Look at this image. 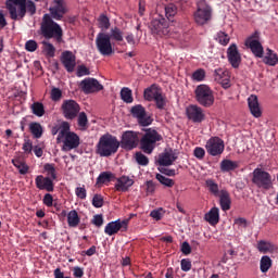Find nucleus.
Instances as JSON below:
<instances>
[{
  "instance_id": "obj_1",
  "label": "nucleus",
  "mask_w": 278,
  "mask_h": 278,
  "mask_svg": "<svg viewBox=\"0 0 278 278\" xmlns=\"http://www.w3.org/2000/svg\"><path fill=\"white\" fill-rule=\"evenodd\" d=\"M50 14H45L41 23V34L47 40H54L60 45L62 43V38H64V30L62 26L55 21H62L64 15L68 12L66 8V1L64 0H52L49 8Z\"/></svg>"
},
{
  "instance_id": "obj_2",
  "label": "nucleus",
  "mask_w": 278,
  "mask_h": 278,
  "mask_svg": "<svg viewBox=\"0 0 278 278\" xmlns=\"http://www.w3.org/2000/svg\"><path fill=\"white\" fill-rule=\"evenodd\" d=\"M5 8L11 21H23L27 12L30 16L36 14V3L31 0H7Z\"/></svg>"
},
{
  "instance_id": "obj_3",
  "label": "nucleus",
  "mask_w": 278,
  "mask_h": 278,
  "mask_svg": "<svg viewBox=\"0 0 278 278\" xmlns=\"http://www.w3.org/2000/svg\"><path fill=\"white\" fill-rule=\"evenodd\" d=\"M119 148L121 141H118L116 136L104 134L100 137L96 146V153L100 157H111V155L118 153Z\"/></svg>"
},
{
  "instance_id": "obj_4",
  "label": "nucleus",
  "mask_w": 278,
  "mask_h": 278,
  "mask_svg": "<svg viewBox=\"0 0 278 278\" xmlns=\"http://www.w3.org/2000/svg\"><path fill=\"white\" fill-rule=\"evenodd\" d=\"M163 137L157 132V130L153 128L146 129V132L140 139V149L143 153L151 155L155 147H157V142H162Z\"/></svg>"
},
{
  "instance_id": "obj_5",
  "label": "nucleus",
  "mask_w": 278,
  "mask_h": 278,
  "mask_svg": "<svg viewBox=\"0 0 278 278\" xmlns=\"http://www.w3.org/2000/svg\"><path fill=\"white\" fill-rule=\"evenodd\" d=\"M195 100L202 108H212L214 105V91L207 85H199L195 88Z\"/></svg>"
},
{
  "instance_id": "obj_6",
  "label": "nucleus",
  "mask_w": 278,
  "mask_h": 278,
  "mask_svg": "<svg viewBox=\"0 0 278 278\" xmlns=\"http://www.w3.org/2000/svg\"><path fill=\"white\" fill-rule=\"evenodd\" d=\"M150 29L153 36H159V38H164L170 34V23L168 20L162 15H156L150 24Z\"/></svg>"
},
{
  "instance_id": "obj_7",
  "label": "nucleus",
  "mask_w": 278,
  "mask_h": 278,
  "mask_svg": "<svg viewBox=\"0 0 278 278\" xmlns=\"http://www.w3.org/2000/svg\"><path fill=\"white\" fill-rule=\"evenodd\" d=\"M252 184L263 190H270L273 188V176L270 173L257 167L252 173Z\"/></svg>"
},
{
  "instance_id": "obj_8",
  "label": "nucleus",
  "mask_w": 278,
  "mask_h": 278,
  "mask_svg": "<svg viewBox=\"0 0 278 278\" xmlns=\"http://www.w3.org/2000/svg\"><path fill=\"white\" fill-rule=\"evenodd\" d=\"M193 21L197 25H200V27L207 25L208 22L212 21V7L204 1L200 2L197 11L193 13Z\"/></svg>"
},
{
  "instance_id": "obj_9",
  "label": "nucleus",
  "mask_w": 278,
  "mask_h": 278,
  "mask_svg": "<svg viewBox=\"0 0 278 278\" xmlns=\"http://www.w3.org/2000/svg\"><path fill=\"white\" fill-rule=\"evenodd\" d=\"M245 47L250 49L254 58H264V46H262L260 31H254L245 40Z\"/></svg>"
},
{
  "instance_id": "obj_10",
  "label": "nucleus",
  "mask_w": 278,
  "mask_h": 278,
  "mask_svg": "<svg viewBox=\"0 0 278 278\" xmlns=\"http://www.w3.org/2000/svg\"><path fill=\"white\" fill-rule=\"evenodd\" d=\"M96 46L101 55L108 56L114 53V48H112V40L110 35L105 33H99L96 38Z\"/></svg>"
},
{
  "instance_id": "obj_11",
  "label": "nucleus",
  "mask_w": 278,
  "mask_h": 278,
  "mask_svg": "<svg viewBox=\"0 0 278 278\" xmlns=\"http://www.w3.org/2000/svg\"><path fill=\"white\" fill-rule=\"evenodd\" d=\"M61 111L66 121H75L81 111V106L75 100H64L61 105Z\"/></svg>"
},
{
  "instance_id": "obj_12",
  "label": "nucleus",
  "mask_w": 278,
  "mask_h": 278,
  "mask_svg": "<svg viewBox=\"0 0 278 278\" xmlns=\"http://www.w3.org/2000/svg\"><path fill=\"white\" fill-rule=\"evenodd\" d=\"M130 114L132 118H137V123L141 127H149L153 123V118L151 116L147 115V109L142 106V104H136L131 106Z\"/></svg>"
},
{
  "instance_id": "obj_13",
  "label": "nucleus",
  "mask_w": 278,
  "mask_h": 278,
  "mask_svg": "<svg viewBox=\"0 0 278 278\" xmlns=\"http://www.w3.org/2000/svg\"><path fill=\"white\" fill-rule=\"evenodd\" d=\"M205 149L208 155L216 157V155H222L225 151V141L219 137H212L206 141Z\"/></svg>"
},
{
  "instance_id": "obj_14",
  "label": "nucleus",
  "mask_w": 278,
  "mask_h": 278,
  "mask_svg": "<svg viewBox=\"0 0 278 278\" xmlns=\"http://www.w3.org/2000/svg\"><path fill=\"white\" fill-rule=\"evenodd\" d=\"M129 227V219H117L114 222H110L105 228L104 233L106 236H116L118 231H127Z\"/></svg>"
},
{
  "instance_id": "obj_15",
  "label": "nucleus",
  "mask_w": 278,
  "mask_h": 278,
  "mask_svg": "<svg viewBox=\"0 0 278 278\" xmlns=\"http://www.w3.org/2000/svg\"><path fill=\"white\" fill-rule=\"evenodd\" d=\"M80 88L85 94H92L94 92H101V90H103V85L96 78H85L80 81Z\"/></svg>"
},
{
  "instance_id": "obj_16",
  "label": "nucleus",
  "mask_w": 278,
  "mask_h": 278,
  "mask_svg": "<svg viewBox=\"0 0 278 278\" xmlns=\"http://www.w3.org/2000/svg\"><path fill=\"white\" fill-rule=\"evenodd\" d=\"M121 147L126 151L136 149L138 147V134L131 130L125 131L122 136Z\"/></svg>"
},
{
  "instance_id": "obj_17",
  "label": "nucleus",
  "mask_w": 278,
  "mask_h": 278,
  "mask_svg": "<svg viewBox=\"0 0 278 278\" xmlns=\"http://www.w3.org/2000/svg\"><path fill=\"white\" fill-rule=\"evenodd\" d=\"M187 118L192 123H203L205 121V113L203 109L198 105H189L186 110Z\"/></svg>"
},
{
  "instance_id": "obj_18",
  "label": "nucleus",
  "mask_w": 278,
  "mask_h": 278,
  "mask_svg": "<svg viewBox=\"0 0 278 278\" xmlns=\"http://www.w3.org/2000/svg\"><path fill=\"white\" fill-rule=\"evenodd\" d=\"M227 59L232 68H239L242 63V56L238 50V46L231 43L227 50Z\"/></svg>"
},
{
  "instance_id": "obj_19",
  "label": "nucleus",
  "mask_w": 278,
  "mask_h": 278,
  "mask_svg": "<svg viewBox=\"0 0 278 278\" xmlns=\"http://www.w3.org/2000/svg\"><path fill=\"white\" fill-rule=\"evenodd\" d=\"M61 142H63V151H73V149H77V147H79L80 139L77 134L68 132L61 139Z\"/></svg>"
},
{
  "instance_id": "obj_20",
  "label": "nucleus",
  "mask_w": 278,
  "mask_h": 278,
  "mask_svg": "<svg viewBox=\"0 0 278 278\" xmlns=\"http://www.w3.org/2000/svg\"><path fill=\"white\" fill-rule=\"evenodd\" d=\"M214 79L217 81V84H220V86L227 90L228 88H231V76H229V73L223 68H218L214 71Z\"/></svg>"
},
{
  "instance_id": "obj_21",
  "label": "nucleus",
  "mask_w": 278,
  "mask_h": 278,
  "mask_svg": "<svg viewBox=\"0 0 278 278\" xmlns=\"http://www.w3.org/2000/svg\"><path fill=\"white\" fill-rule=\"evenodd\" d=\"M35 184L38 190H46V192H53V190H55V184L53 182V180H51L50 177L38 175L35 178Z\"/></svg>"
},
{
  "instance_id": "obj_22",
  "label": "nucleus",
  "mask_w": 278,
  "mask_h": 278,
  "mask_svg": "<svg viewBox=\"0 0 278 278\" xmlns=\"http://www.w3.org/2000/svg\"><path fill=\"white\" fill-rule=\"evenodd\" d=\"M61 62L67 73H73L75 66H77L75 54L71 51H64L61 56Z\"/></svg>"
},
{
  "instance_id": "obj_23",
  "label": "nucleus",
  "mask_w": 278,
  "mask_h": 278,
  "mask_svg": "<svg viewBox=\"0 0 278 278\" xmlns=\"http://www.w3.org/2000/svg\"><path fill=\"white\" fill-rule=\"evenodd\" d=\"M177 157L178 156L177 153H175V151H165L159 155L157 164L159 166H173Z\"/></svg>"
},
{
  "instance_id": "obj_24",
  "label": "nucleus",
  "mask_w": 278,
  "mask_h": 278,
  "mask_svg": "<svg viewBox=\"0 0 278 278\" xmlns=\"http://www.w3.org/2000/svg\"><path fill=\"white\" fill-rule=\"evenodd\" d=\"M134 184V179L129 178V176H122L116 179L115 190L117 192H127Z\"/></svg>"
},
{
  "instance_id": "obj_25",
  "label": "nucleus",
  "mask_w": 278,
  "mask_h": 278,
  "mask_svg": "<svg viewBox=\"0 0 278 278\" xmlns=\"http://www.w3.org/2000/svg\"><path fill=\"white\" fill-rule=\"evenodd\" d=\"M248 105L254 118H260L262 116V109L260 108V101L257 100V96L251 94L248 98Z\"/></svg>"
},
{
  "instance_id": "obj_26",
  "label": "nucleus",
  "mask_w": 278,
  "mask_h": 278,
  "mask_svg": "<svg viewBox=\"0 0 278 278\" xmlns=\"http://www.w3.org/2000/svg\"><path fill=\"white\" fill-rule=\"evenodd\" d=\"M217 197L223 212H229V210H231V195L229 194V191L222 189L220 194Z\"/></svg>"
},
{
  "instance_id": "obj_27",
  "label": "nucleus",
  "mask_w": 278,
  "mask_h": 278,
  "mask_svg": "<svg viewBox=\"0 0 278 278\" xmlns=\"http://www.w3.org/2000/svg\"><path fill=\"white\" fill-rule=\"evenodd\" d=\"M206 223L211 224L212 227L216 226L217 223H220V210L218 207H212L210 212L204 215Z\"/></svg>"
},
{
  "instance_id": "obj_28",
  "label": "nucleus",
  "mask_w": 278,
  "mask_h": 278,
  "mask_svg": "<svg viewBox=\"0 0 278 278\" xmlns=\"http://www.w3.org/2000/svg\"><path fill=\"white\" fill-rule=\"evenodd\" d=\"M162 93V90L157 87V85L153 84L143 91V98L146 101H154L155 98Z\"/></svg>"
},
{
  "instance_id": "obj_29",
  "label": "nucleus",
  "mask_w": 278,
  "mask_h": 278,
  "mask_svg": "<svg viewBox=\"0 0 278 278\" xmlns=\"http://www.w3.org/2000/svg\"><path fill=\"white\" fill-rule=\"evenodd\" d=\"M41 45V53H43L46 58H55V46H53V43L43 40Z\"/></svg>"
},
{
  "instance_id": "obj_30",
  "label": "nucleus",
  "mask_w": 278,
  "mask_h": 278,
  "mask_svg": "<svg viewBox=\"0 0 278 278\" xmlns=\"http://www.w3.org/2000/svg\"><path fill=\"white\" fill-rule=\"evenodd\" d=\"M264 64H267V66H277L278 63V56L277 53H275L269 48L266 49V55L263 59Z\"/></svg>"
},
{
  "instance_id": "obj_31",
  "label": "nucleus",
  "mask_w": 278,
  "mask_h": 278,
  "mask_svg": "<svg viewBox=\"0 0 278 278\" xmlns=\"http://www.w3.org/2000/svg\"><path fill=\"white\" fill-rule=\"evenodd\" d=\"M239 164L236 161H231V160H223L220 162V170L222 173H229L231 170H236V168H238Z\"/></svg>"
},
{
  "instance_id": "obj_32",
  "label": "nucleus",
  "mask_w": 278,
  "mask_h": 278,
  "mask_svg": "<svg viewBox=\"0 0 278 278\" xmlns=\"http://www.w3.org/2000/svg\"><path fill=\"white\" fill-rule=\"evenodd\" d=\"M29 131L34 138L38 139V138H42V134L45 130L42 129V125L40 123L31 122L29 124Z\"/></svg>"
},
{
  "instance_id": "obj_33",
  "label": "nucleus",
  "mask_w": 278,
  "mask_h": 278,
  "mask_svg": "<svg viewBox=\"0 0 278 278\" xmlns=\"http://www.w3.org/2000/svg\"><path fill=\"white\" fill-rule=\"evenodd\" d=\"M79 223H81V218H79V214L77 211L73 210L67 214V224L68 227L75 228L79 226Z\"/></svg>"
},
{
  "instance_id": "obj_34",
  "label": "nucleus",
  "mask_w": 278,
  "mask_h": 278,
  "mask_svg": "<svg viewBox=\"0 0 278 278\" xmlns=\"http://www.w3.org/2000/svg\"><path fill=\"white\" fill-rule=\"evenodd\" d=\"M13 166L18 169L20 175H27L29 173V165L25 163V161H21V159L12 160Z\"/></svg>"
},
{
  "instance_id": "obj_35",
  "label": "nucleus",
  "mask_w": 278,
  "mask_h": 278,
  "mask_svg": "<svg viewBox=\"0 0 278 278\" xmlns=\"http://www.w3.org/2000/svg\"><path fill=\"white\" fill-rule=\"evenodd\" d=\"M68 134H73V131H71V124H68V122H63L60 126V130H59V135H58V142H62V139L65 136H68Z\"/></svg>"
},
{
  "instance_id": "obj_36",
  "label": "nucleus",
  "mask_w": 278,
  "mask_h": 278,
  "mask_svg": "<svg viewBox=\"0 0 278 278\" xmlns=\"http://www.w3.org/2000/svg\"><path fill=\"white\" fill-rule=\"evenodd\" d=\"M119 94L124 103H134V93L129 87H123Z\"/></svg>"
},
{
  "instance_id": "obj_37",
  "label": "nucleus",
  "mask_w": 278,
  "mask_h": 278,
  "mask_svg": "<svg viewBox=\"0 0 278 278\" xmlns=\"http://www.w3.org/2000/svg\"><path fill=\"white\" fill-rule=\"evenodd\" d=\"M43 170L47 173L46 177H49L51 181L58 179V172L55 170V164L47 163L43 165Z\"/></svg>"
},
{
  "instance_id": "obj_38",
  "label": "nucleus",
  "mask_w": 278,
  "mask_h": 278,
  "mask_svg": "<svg viewBox=\"0 0 278 278\" xmlns=\"http://www.w3.org/2000/svg\"><path fill=\"white\" fill-rule=\"evenodd\" d=\"M205 186H206L208 192H211L213 194V197H218L220 194V189L218 188V184H216V181H214V179H207L205 181Z\"/></svg>"
},
{
  "instance_id": "obj_39",
  "label": "nucleus",
  "mask_w": 278,
  "mask_h": 278,
  "mask_svg": "<svg viewBox=\"0 0 278 278\" xmlns=\"http://www.w3.org/2000/svg\"><path fill=\"white\" fill-rule=\"evenodd\" d=\"M271 266H273V260H270V256L268 255L262 256L261 263H260L261 273H268Z\"/></svg>"
},
{
  "instance_id": "obj_40",
  "label": "nucleus",
  "mask_w": 278,
  "mask_h": 278,
  "mask_svg": "<svg viewBox=\"0 0 278 278\" xmlns=\"http://www.w3.org/2000/svg\"><path fill=\"white\" fill-rule=\"evenodd\" d=\"M30 110L35 116L41 118V116L45 114V104H42V102H34Z\"/></svg>"
},
{
  "instance_id": "obj_41",
  "label": "nucleus",
  "mask_w": 278,
  "mask_h": 278,
  "mask_svg": "<svg viewBox=\"0 0 278 278\" xmlns=\"http://www.w3.org/2000/svg\"><path fill=\"white\" fill-rule=\"evenodd\" d=\"M109 37L110 40H115V42H123V30L118 27L111 28Z\"/></svg>"
},
{
  "instance_id": "obj_42",
  "label": "nucleus",
  "mask_w": 278,
  "mask_h": 278,
  "mask_svg": "<svg viewBox=\"0 0 278 278\" xmlns=\"http://www.w3.org/2000/svg\"><path fill=\"white\" fill-rule=\"evenodd\" d=\"M78 127L83 130L86 131L88 129V115H86V112H80L78 113Z\"/></svg>"
},
{
  "instance_id": "obj_43",
  "label": "nucleus",
  "mask_w": 278,
  "mask_h": 278,
  "mask_svg": "<svg viewBox=\"0 0 278 278\" xmlns=\"http://www.w3.org/2000/svg\"><path fill=\"white\" fill-rule=\"evenodd\" d=\"M112 179H114V174L111 172H102L97 178V184H110Z\"/></svg>"
},
{
  "instance_id": "obj_44",
  "label": "nucleus",
  "mask_w": 278,
  "mask_h": 278,
  "mask_svg": "<svg viewBox=\"0 0 278 278\" xmlns=\"http://www.w3.org/2000/svg\"><path fill=\"white\" fill-rule=\"evenodd\" d=\"M256 248L260 253H270V251H273V244L264 240L258 241Z\"/></svg>"
},
{
  "instance_id": "obj_45",
  "label": "nucleus",
  "mask_w": 278,
  "mask_h": 278,
  "mask_svg": "<svg viewBox=\"0 0 278 278\" xmlns=\"http://www.w3.org/2000/svg\"><path fill=\"white\" fill-rule=\"evenodd\" d=\"M155 178L160 184H162V186H166V188H173V186H175V180L166 178V176L162 174H156Z\"/></svg>"
},
{
  "instance_id": "obj_46",
  "label": "nucleus",
  "mask_w": 278,
  "mask_h": 278,
  "mask_svg": "<svg viewBox=\"0 0 278 278\" xmlns=\"http://www.w3.org/2000/svg\"><path fill=\"white\" fill-rule=\"evenodd\" d=\"M177 14V5L170 3L165 7V15L170 21Z\"/></svg>"
},
{
  "instance_id": "obj_47",
  "label": "nucleus",
  "mask_w": 278,
  "mask_h": 278,
  "mask_svg": "<svg viewBox=\"0 0 278 278\" xmlns=\"http://www.w3.org/2000/svg\"><path fill=\"white\" fill-rule=\"evenodd\" d=\"M154 102L157 110H164V108H166V97H164L162 92L154 98Z\"/></svg>"
},
{
  "instance_id": "obj_48",
  "label": "nucleus",
  "mask_w": 278,
  "mask_h": 278,
  "mask_svg": "<svg viewBox=\"0 0 278 278\" xmlns=\"http://www.w3.org/2000/svg\"><path fill=\"white\" fill-rule=\"evenodd\" d=\"M191 79L193 81H203L205 79V70L203 68H198L192 73Z\"/></svg>"
},
{
  "instance_id": "obj_49",
  "label": "nucleus",
  "mask_w": 278,
  "mask_h": 278,
  "mask_svg": "<svg viewBox=\"0 0 278 278\" xmlns=\"http://www.w3.org/2000/svg\"><path fill=\"white\" fill-rule=\"evenodd\" d=\"M22 150L27 155H29L31 153V151H34V142L31 141V139H29V138H25L24 139V143H23Z\"/></svg>"
},
{
  "instance_id": "obj_50",
  "label": "nucleus",
  "mask_w": 278,
  "mask_h": 278,
  "mask_svg": "<svg viewBox=\"0 0 278 278\" xmlns=\"http://www.w3.org/2000/svg\"><path fill=\"white\" fill-rule=\"evenodd\" d=\"M98 22L101 29H110V18L105 14L100 15Z\"/></svg>"
},
{
  "instance_id": "obj_51",
  "label": "nucleus",
  "mask_w": 278,
  "mask_h": 278,
  "mask_svg": "<svg viewBox=\"0 0 278 278\" xmlns=\"http://www.w3.org/2000/svg\"><path fill=\"white\" fill-rule=\"evenodd\" d=\"M136 162L139 164V166H148L149 157H147V155L142 154V152H137L136 153Z\"/></svg>"
},
{
  "instance_id": "obj_52",
  "label": "nucleus",
  "mask_w": 278,
  "mask_h": 278,
  "mask_svg": "<svg viewBox=\"0 0 278 278\" xmlns=\"http://www.w3.org/2000/svg\"><path fill=\"white\" fill-rule=\"evenodd\" d=\"M217 40L219 42V45H223L224 47L229 45V35L223 33V31H219L217 34Z\"/></svg>"
},
{
  "instance_id": "obj_53",
  "label": "nucleus",
  "mask_w": 278,
  "mask_h": 278,
  "mask_svg": "<svg viewBox=\"0 0 278 278\" xmlns=\"http://www.w3.org/2000/svg\"><path fill=\"white\" fill-rule=\"evenodd\" d=\"M42 203L47 207H53V205L54 207L56 206V204H53V195L51 193H46L43 195Z\"/></svg>"
},
{
  "instance_id": "obj_54",
  "label": "nucleus",
  "mask_w": 278,
  "mask_h": 278,
  "mask_svg": "<svg viewBox=\"0 0 278 278\" xmlns=\"http://www.w3.org/2000/svg\"><path fill=\"white\" fill-rule=\"evenodd\" d=\"M180 268L184 273H188L192 269V262L189 258H182L180 262Z\"/></svg>"
},
{
  "instance_id": "obj_55",
  "label": "nucleus",
  "mask_w": 278,
  "mask_h": 278,
  "mask_svg": "<svg viewBox=\"0 0 278 278\" xmlns=\"http://www.w3.org/2000/svg\"><path fill=\"white\" fill-rule=\"evenodd\" d=\"M103 203H104L103 195H101V194H94L93 195V199H92L93 207L99 208L103 205Z\"/></svg>"
},
{
  "instance_id": "obj_56",
  "label": "nucleus",
  "mask_w": 278,
  "mask_h": 278,
  "mask_svg": "<svg viewBox=\"0 0 278 278\" xmlns=\"http://www.w3.org/2000/svg\"><path fill=\"white\" fill-rule=\"evenodd\" d=\"M62 99V90L60 88H52L51 89V100L52 101H60Z\"/></svg>"
},
{
  "instance_id": "obj_57",
  "label": "nucleus",
  "mask_w": 278,
  "mask_h": 278,
  "mask_svg": "<svg viewBox=\"0 0 278 278\" xmlns=\"http://www.w3.org/2000/svg\"><path fill=\"white\" fill-rule=\"evenodd\" d=\"M25 49H26V51L34 53V51H36V49H38V42H36V40H28L25 43Z\"/></svg>"
},
{
  "instance_id": "obj_58",
  "label": "nucleus",
  "mask_w": 278,
  "mask_h": 278,
  "mask_svg": "<svg viewBox=\"0 0 278 278\" xmlns=\"http://www.w3.org/2000/svg\"><path fill=\"white\" fill-rule=\"evenodd\" d=\"M91 223H92V225H94L98 228L103 227V215H101V214L94 215Z\"/></svg>"
},
{
  "instance_id": "obj_59",
  "label": "nucleus",
  "mask_w": 278,
  "mask_h": 278,
  "mask_svg": "<svg viewBox=\"0 0 278 278\" xmlns=\"http://www.w3.org/2000/svg\"><path fill=\"white\" fill-rule=\"evenodd\" d=\"M193 155L194 157H197L198 160H203L205 157V149L201 148V147H197L193 151Z\"/></svg>"
},
{
  "instance_id": "obj_60",
  "label": "nucleus",
  "mask_w": 278,
  "mask_h": 278,
  "mask_svg": "<svg viewBox=\"0 0 278 278\" xmlns=\"http://www.w3.org/2000/svg\"><path fill=\"white\" fill-rule=\"evenodd\" d=\"M84 75H90V70L86 65H79L77 68V76L84 77Z\"/></svg>"
},
{
  "instance_id": "obj_61",
  "label": "nucleus",
  "mask_w": 278,
  "mask_h": 278,
  "mask_svg": "<svg viewBox=\"0 0 278 278\" xmlns=\"http://www.w3.org/2000/svg\"><path fill=\"white\" fill-rule=\"evenodd\" d=\"M75 193H76V197H78V199H81V200L86 199L87 197L86 188L84 187H77L75 189Z\"/></svg>"
},
{
  "instance_id": "obj_62",
  "label": "nucleus",
  "mask_w": 278,
  "mask_h": 278,
  "mask_svg": "<svg viewBox=\"0 0 278 278\" xmlns=\"http://www.w3.org/2000/svg\"><path fill=\"white\" fill-rule=\"evenodd\" d=\"M181 252L184 255H190L192 253V248L190 247V243L188 241H185L181 245Z\"/></svg>"
},
{
  "instance_id": "obj_63",
  "label": "nucleus",
  "mask_w": 278,
  "mask_h": 278,
  "mask_svg": "<svg viewBox=\"0 0 278 278\" xmlns=\"http://www.w3.org/2000/svg\"><path fill=\"white\" fill-rule=\"evenodd\" d=\"M148 194H153L155 192V182L153 180H149L146 182Z\"/></svg>"
},
{
  "instance_id": "obj_64",
  "label": "nucleus",
  "mask_w": 278,
  "mask_h": 278,
  "mask_svg": "<svg viewBox=\"0 0 278 278\" xmlns=\"http://www.w3.org/2000/svg\"><path fill=\"white\" fill-rule=\"evenodd\" d=\"M53 275H54V278H71L68 276L64 277V271H62V269L60 267L54 269Z\"/></svg>"
}]
</instances>
